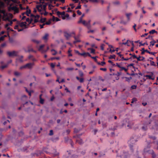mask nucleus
<instances>
[{
  "mask_svg": "<svg viewBox=\"0 0 158 158\" xmlns=\"http://www.w3.org/2000/svg\"><path fill=\"white\" fill-rule=\"evenodd\" d=\"M151 146L150 144H148L147 146V148H145L144 149V152L145 153H148L149 154H152L153 158H155L156 155L154 151L152 150H149V149L150 148Z\"/></svg>",
  "mask_w": 158,
  "mask_h": 158,
  "instance_id": "1",
  "label": "nucleus"
},
{
  "mask_svg": "<svg viewBox=\"0 0 158 158\" xmlns=\"http://www.w3.org/2000/svg\"><path fill=\"white\" fill-rule=\"evenodd\" d=\"M126 16L127 20V21H124L123 20H121L120 23L121 24H123L124 25L126 24L130 21V17L132 15V13H126L125 14Z\"/></svg>",
  "mask_w": 158,
  "mask_h": 158,
  "instance_id": "2",
  "label": "nucleus"
},
{
  "mask_svg": "<svg viewBox=\"0 0 158 158\" xmlns=\"http://www.w3.org/2000/svg\"><path fill=\"white\" fill-rule=\"evenodd\" d=\"M137 141V140L136 139V138H134L131 137L128 142L131 149V150L132 151L133 150L132 149V148L133 147V144L136 143Z\"/></svg>",
  "mask_w": 158,
  "mask_h": 158,
  "instance_id": "3",
  "label": "nucleus"
},
{
  "mask_svg": "<svg viewBox=\"0 0 158 158\" xmlns=\"http://www.w3.org/2000/svg\"><path fill=\"white\" fill-rule=\"evenodd\" d=\"M18 52L13 51L12 52H7V54L9 57L18 56Z\"/></svg>",
  "mask_w": 158,
  "mask_h": 158,
  "instance_id": "4",
  "label": "nucleus"
},
{
  "mask_svg": "<svg viewBox=\"0 0 158 158\" xmlns=\"http://www.w3.org/2000/svg\"><path fill=\"white\" fill-rule=\"evenodd\" d=\"M75 33L74 32H72L70 33H68L67 32H64V35L67 40H68L72 35L73 34L75 35Z\"/></svg>",
  "mask_w": 158,
  "mask_h": 158,
  "instance_id": "5",
  "label": "nucleus"
},
{
  "mask_svg": "<svg viewBox=\"0 0 158 158\" xmlns=\"http://www.w3.org/2000/svg\"><path fill=\"white\" fill-rule=\"evenodd\" d=\"M36 8L39 11L41 12L42 9H43L44 10H45L46 8V5H38L37 6Z\"/></svg>",
  "mask_w": 158,
  "mask_h": 158,
  "instance_id": "6",
  "label": "nucleus"
},
{
  "mask_svg": "<svg viewBox=\"0 0 158 158\" xmlns=\"http://www.w3.org/2000/svg\"><path fill=\"white\" fill-rule=\"evenodd\" d=\"M73 37L75 40L73 42V43L74 44H75L77 43L80 42H81V40L79 39V35H78L77 36L74 35L73 36Z\"/></svg>",
  "mask_w": 158,
  "mask_h": 158,
  "instance_id": "7",
  "label": "nucleus"
},
{
  "mask_svg": "<svg viewBox=\"0 0 158 158\" xmlns=\"http://www.w3.org/2000/svg\"><path fill=\"white\" fill-rule=\"evenodd\" d=\"M44 47V45H40L38 48L39 51L43 53L46 52L49 49V47H47V49L46 50H44L43 49Z\"/></svg>",
  "mask_w": 158,
  "mask_h": 158,
  "instance_id": "8",
  "label": "nucleus"
},
{
  "mask_svg": "<svg viewBox=\"0 0 158 158\" xmlns=\"http://www.w3.org/2000/svg\"><path fill=\"white\" fill-rule=\"evenodd\" d=\"M128 153L127 152H123L122 154H121V155L119 156L117 155V156H119L122 158H127L128 157Z\"/></svg>",
  "mask_w": 158,
  "mask_h": 158,
  "instance_id": "9",
  "label": "nucleus"
},
{
  "mask_svg": "<svg viewBox=\"0 0 158 158\" xmlns=\"http://www.w3.org/2000/svg\"><path fill=\"white\" fill-rule=\"evenodd\" d=\"M34 64V63H28L26 64L25 66L26 68H27L29 69H31Z\"/></svg>",
  "mask_w": 158,
  "mask_h": 158,
  "instance_id": "10",
  "label": "nucleus"
},
{
  "mask_svg": "<svg viewBox=\"0 0 158 158\" xmlns=\"http://www.w3.org/2000/svg\"><path fill=\"white\" fill-rule=\"evenodd\" d=\"M145 77L149 79L154 80L155 79V77L153 76V74L152 73L150 75H146Z\"/></svg>",
  "mask_w": 158,
  "mask_h": 158,
  "instance_id": "11",
  "label": "nucleus"
},
{
  "mask_svg": "<svg viewBox=\"0 0 158 158\" xmlns=\"http://www.w3.org/2000/svg\"><path fill=\"white\" fill-rule=\"evenodd\" d=\"M83 2H88L89 1L92 2H99L98 0H81Z\"/></svg>",
  "mask_w": 158,
  "mask_h": 158,
  "instance_id": "12",
  "label": "nucleus"
},
{
  "mask_svg": "<svg viewBox=\"0 0 158 158\" xmlns=\"http://www.w3.org/2000/svg\"><path fill=\"white\" fill-rule=\"evenodd\" d=\"M80 55L83 56L84 57H85L87 56H91V55L89 52H84L82 53H81V54H80Z\"/></svg>",
  "mask_w": 158,
  "mask_h": 158,
  "instance_id": "13",
  "label": "nucleus"
},
{
  "mask_svg": "<svg viewBox=\"0 0 158 158\" xmlns=\"http://www.w3.org/2000/svg\"><path fill=\"white\" fill-rule=\"evenodd\" d=\"M11 9L16 13H18L19 12V9L18 8L15 6H13L12 7Z\"/></svg>",
  "mask_w": 158,
  "mask_h": 158,
  "instance_id": "14",
  "label": "nucleus"
},
{
  "mask_svg": "<svg viewBox=\"0 0 158 158\" xmlns=\"http://www.w3.org/2000/svg\"><path fill=\"white\" fill-rule=\"evenodd\" d=\"M152 41L150 42V46H153L154 45V44L156 42V41H155L154 39H152Z\"/></svg>",
  "mask_w": 158,
  "mask_h": 158,
  "instance_id": "15",
  "label": "nucleus"
},
{
  "mask_svg": "<svg viewBox=\"0 0 158 158\" xmlns=\"http://www.w3.org/2000/svg\"><path fill=\"white\" fill-rule=\"evenodd\" d=\"M48 34H46L45 35L42 37L43 39L45 40H48Z\"/></svg>",
  "mask_w": 158,
  "mask_h": 158,
  "instance_id": "16",
  "label": "nucleus"
},
{
  "mask_svg": "<svg viewBox=\"0 0 158 158\" xmlns=\"http://www.w3.org/2000/svg\"><path fill=\"white\" fill-rule=\"evenodd\" d=\"M76 142L80 144H82L83 143V141L81 139H77L76 140Z\"/></svg>",
  "mask_w": 158,
  "mask_h": 158,
  "instance_id": "17",
  "label": "nucleus"
},
{
  "mask_svg": "<svg viewBox=\"0 0 158 158\" xmlns=\"http://www.w3.org/2000/svg\"><path fill=\"white\" fill-rule=\"evenodd\" d=\"M23 56H20L19 58L16 59V60H18L20 62H23Z\"/></svg>",
  "mask_w": 158,
  "mask_h": 158,
  "instance_id": "18",
  "label": "nucleus"
},
{
  "mask_svg": "<svg viewBox=\"0 0 158 158\" xmlns=\"http://www.w3.org/2000/svg\"><path fill=\"white\" fill-rule=\"evenodd\" d=\"M68 142L70 143L72 147H73L74 143L72 139H69L68 140Z\"/></svg>",
  "mask_w": 158,
  "mask_h": 158,
  "instance_id": "19",
  "label": "nucleus"
},
{
  "mask_svg": "<svg viewBox=\"0 0 158 158\" xmlns=\"http://www.w3.org/2000/svg\"><path fill=\"white\" fill-rule=\"evenodd\" d=\"M154 33H157V32L154 29L152 30L149 32V33L150 34H153Z\"/></svg>",
  "mask_w": 158,
  "mask_h": 158,
  "instance_id": "20",
  "label": "nucleus"
},
{
  "mask_svg": "<svg viewBox=\"0 0 158 158\" xmlns=\"http://www.w3.org/2000/svg\"><path fill=\"white\" fill-rule=\"evenodd\" d=\"M124 78L126 79V81L128 82H129L130 80L132 79V77H125Z\"/></svg>",
  "mask_w": 158,
  "mask_h": 158,
  "instance_id": "21",
  "label": "nucleus"
},
{
  "mask_svg": "<svg viewBox=\"0 0 158 158\" xmlns=\"http://www.w3.org/2000/svg\"><path fill=\"white\" fill-rule=\"evenodd\" d=\"M14 74L15 76H17L21 75V73L19 72L15 71L14 72Z\"/></svg>",
  "mask_w": 158,
  "mask_h": 158,
  "instance_id": "22",
  "label": "nucleus"
},
{
  "mask_svg": "<svg viewBox=\"0 0 158 158\" xmlns=\"http://www.w3.org/2000/svg\"><path fill=\"white\" fill-rule=\"evenodd\" d=\"M127 69H126L123 67H121L120 70L122 71L123 70H124L126 72L127 71Z\"/></svg>",
  "mask_w": 158,
  "mask_h": 158,
  "instance_id": "23",
  "label": "nucleus"
},
{
  "mask_svg": "<svg viewBox=\"0 0 158 158\" xmlns=\"http://www.w3.org/2000/svg\"><path fill=\"white\" fill-rule=\"evenodd\" d=\"M115 56H116L115 55H110V56H109V58L110 59H115Z\"/></svg>",
  "mask_w": 158,
  "mask_h": 158,
  "instance_id": "24",
  "label": "nucleus"
},
{
  "mask_svg": "<svg viewBox=\"0 0 158 158\" xmlns=\"http://www.w3.org/2000/svg\"><path fill=\"white\" fill-rule=\"evenodd\" d=\"M8 66V64H6L5 65H2L1 66V67H0V68L2 69H4V68H6L7 67V66Z\"/></svg>",
  "mask_w": 158,
  "mask_h": 158,
  "instance_id": "25",
  "label": "nucleus"
},
{
  "mask_svg": "<svg viewBox=\"0 0 158 158\" xmlns=\"http://www.w3.org/2000/svg\"><path fill=\"white\" fill-rule=\"evenodd\" d=\"M150 65L152 66H156V65L155 64L154 62L153 61H152V60H150Z\"/></svg>",
  "mask_w": 158,
  "mask_h": 158,
  "instance_id": "26",
  "label": "nucleus"
},
{
  "mask_svg": "<svg viewBox=\"0 0 158 158\" xmlns=\"http://www.w3.org/2000/svg\"><path fill=\"white\" fill-rule=\"evenodd\" d=\"M46 19L45 18H41L40 20V22L41 23H44L46 21Z\"/></svg>",
  "mask_w": 158,
  "mask_h": 158,
  "instance_id": "27",
  "label": "nucleus"
},
{
  "mask_svg": "<svg viewBox=\"0 0 158 158\" xmlns=\"http://www.w3.org/2000/svg\"><path fill=\"white\" fill-rule=\"evenodd\" d=\"M51 52H52V55H55L56 54L57 52L54 49L51 50Z\"/></svg>",
  "mask_w": 158,
  "mask_h": 158,
  "instance_id": "28",
  "label": "nucleus"
},
{
  "mask_svg": "<svg viewBox=\"0 0 158 158\" xmlns=\"http://www.w3.org/2000/svg\"><path fill=\"white\" fill-rule=\"evenodd\" d=\"M0 13L3 14L5 15V11L4 10H1L0 9ZM1 17V15L0 14V17Z\"/></svg>",
  "mask_w": 158,
  "mask_h": 158,
  "instance_id": "29",
  "label": "nucleus"
},
{
  "mask_svg": "<svg viewBox=\"0 0 158 158\" xmlns=\"http://www.w3.org/2000/svg\"><path fill=\"white\" fill-rule=\"evenodd\" d=\"M137 101V99L136 98H133L132 99L131 103H133L134 102H136Z\"/></svg>",
  "mask_w": 158,
  "mask_h": 158,
  "instance_id": "30",
  "label": "nucleus"
},
{
  "mask_svg": "<svg viewBox=\"0 0 158 158\" xmlns=\"http://www.w3.org/2000/svg\"><path fill=\"white\" fill-rule=\"evenodd\" d=\"M139 46H144L145 45H148V44L147 42L144 43L143 44L141 42H140L139 43Z\"/></svg>",
  "mask_w": 158,
  "mask_h": 158,
  "instance_id": "31",
  "label": "nucleus"
},
{
  "mask_svg": "<svg viewBox=\"0 0 158 158\" xmlns=\"http://www.w3.org/2000/svg\"><path fill=\"white\" fill-rule=\"evenodd\" d=\"M31 12V11L30 10H27L26 11V14L27 15V16H29V14H30Z\"/></svg>",
  "mask_w": 158,
  "mask_h": 158,
  "instance_id": "32",
  "label": "nucleus"
},
{
  "mask_svg": "<svg viewBox=\"0 0 158 158\" xmlns=\"http://www.w3.org/2000/svg\"><path fill=\"white\" fill-rule=\"evenodd\" d=\"M146 39H149L150 40H152V39H153V37L152 36H151L150 35H149L146 38Z\"/></svg>",
  "mask_w": 158,
  "mask_h": 158,
  "instance_id": "33",
  "label": "nucleus"
},
{
  "mask_svg": "<svg viewBox=\"0 0 158 158\" xmlns=\"http://www.w3.org/2000/svg\"><path fill=\"white\" fill-rule=\"evenodd\" d=\"M40 103L41 104H43L44 103V100L42 98H40Z\"/></svg>",
  "mask_w": 158,
  "mask_h": 158,
  "instance_id": "34",
  "label": "nucleus"
},
{
  "mask_svg": "<svg viewBox=\"0 0 158 158\" xmlns=\"http://www.w3.org/2000/svg\"><path fill=\"white\" fill-rule=\"evenodd\" d=\"M141 51H142L141 54L142 55H143L144 54V53L145 52V49L144 48H142Z\"/></svg>",
  "mask_w": 158,
  "mask_h": 158,
  "instance_id": "35",
  "label": "nucleus"
},
{
  "mask_svg": "<svg viewBox=\"0 0 158 158\" xmlns=\"http://www.w3.org/2000/svg\"><path fill=\"white\" fill-rule=\"evenodd\" d=\"M109 46L110 47V52H111V53L112 52H114L115 51V50L113 49V50H112L111 49V48H113V47L112 46H111V45H110Z\"/></svg>",
  "mask_w": 158,
  "mask_h": 158,
  "instance_id": "36",
  "label": "nucleus"
},
{
  "mask_svg": "<svg viewBox=\"0 0 158 158\" xmlns=\"http://www.w3.org/2000/svg\"><path fill=\"white\" fill-rule=\"evenodd\" d=\"M32 19L30 20L28 18H26V21L28 23H31Z\"/></svg>",
  "mask_w": 158,
  "mask_h": 158,
  "instance_id": "37",
  "label": "nucleus"
},
{
  "mask_svg": "<svg viewBox=\"0 0 158 158\" xmlns=\"http://www.w3.org/2000/svg\"><path fill=\"white\" fill-rule=\"evenodd\" d=\"M142 129L144 131H146L148 129L147 127L146 126H143L142 127Z\"/></svg>",
  "mask_w": 158,
  "mask_h": 158,
  "instance_id": "38",
  "label": "nucleus"
},
{
  "mask_svg": "<svg viewBox=\"0 0 158 158\" xmlns=\"http://www.w3.org/2000/svg\"><path fill=\"white\" fill-rule=\"evenodd\" d=\"M113 4L115 5H119L120 4V2L118 1H116L114 2H113Z\"/></svg>",
  "mask_w": 158,
  "mask_h": 158,
  "instance_id": "39",
  "label": "nucleus"
},
{
  "mask_svg": "<svg viewBox=\"0 0 158 158\" xmlns=\"http://www.w3.org/2000/svg\"><path fill=\"white\" fill-rule=\"evenodd\" d=\"M27 52H36V51L33 50V49L32 48L28 49Z\"/></svg>",
  "mask_w": 158,
  "mask_h": 158,
  "instance_id": "40",
  "label": "nucleus"
},
{
  "mask_svg": "<svg viewBox=\"0 0 158 158\" xmlns=\"http://www.w3.org/2000/svg\"><path fill=\"white\" fill-rule=\"evenodd\" d=\"M31 16L34 17L35 18H37L38 19L39 17H40V16L38 15H36V16H35V15H31Z\"/></svg>",
  "mask_w": 158,
  "mask_h": 158,
  "instance_id": "41",
  "label": "nucleus"
},
{
  "mask_svg": "<svg viewBox=\"0 0 158 158\" xmlns=\"http://www.w3.org/2000/svg\"><path fill=\"white\" fill-rule=\"evenodd\" d=\"M137 87V86L135 85H132L131 86V88L132 89H136Z\"/></svg>",
  "mask_w": 158,
  "mask_h": 158,
  "instance_id": "42",
  "label": "nucleus"
},
{
  "mask_svg": "<svg viewBox=\"0 0 158 158\" xmlns=\"http://www.w3.org/2000/svg\"><path fill=\"white\" fill-rule=\"evenodd\" d=\"M85 26H86L87 27V28L88 29H90V28L91 27V26L90 25V24H87Z\"/></svg>",
  "mask_w": 158,
  "mask_h": 158,
  "instance_id": "43",
  "label": "nucleus"
},
{
  "mask_svg": "<svg viewBox=\"0 0 158 158\" xmlns=\"http://www.w3.org/2000/svg\"><path fill=\"white\" fill-rule=\"evenodd\" d=\"M79 74L80 76L82 77L83 76V72L81 71H79Z\"/></svg>",
  "mask_w": 158,
  "mask_h": 158,
  "instance_id": "44",
  "label": "nucleus"
},
{
  "mask_svg": "<svg viewBox=\"0 0 158 158\" xmlns=\"http://www.w3.org/2000/svg\"><path fill=\"white\" fill-rule=\"evenodd\" d=\"M92 59H94L95 62H97V60L96 59V56L95 57H92L91 56H90Z\"/></svg>",
  "mask_w": 158,
  "mask_h": 158,
  "instance_id": "45",
  "label": "nucleus"
},
{
  "mask_svg": "<svg viewBox=\"0 0 158 158\" xmlns=\"http://www.w3.org/2000/svg\"><path fill=\"white\" fill-rule=\"evenodd\" d=\"M121 74V72H118L116 74H114V75L117 76H119Z\"/></svg>",
  "mask_w": 158,
  "mask_h": 158,
  "instance_id": "46",
  "label": "nucleus"
},
{
  "mask_svg": "<svg viewBox=\"0 0 158 158\" xmlns=\"http://www.w3.org/2000/svg\"><path fill=\"white\" fill-rule=\"evenodd\" d=\"M82 23L85 26L87 24L85 20H83Z\"/></svg>",
  "mask_w": 158,
  "mask_h": 158,
  "instance_id": "47",
  "label": "nucleus"
},
{
  "mask_svg": "<svg viewBox=\"0 0 158 158\" xmlns=\"http://www.w3.org/2000/svg\"><path fill=\"white\" fill-rule=\"evenodd\" d=\"M53 131L52 130H51L50 131V132L49 133V135H53Z\"/></svg>",
  "mask_w": 158,
  "mask_h": 158,
  "instance_id": "48",
  "label": "nucleus"
},
{
  "mask_svg": "<svg viewBox=\"0 0 158 158\" xmlns=\"http://www.w3.org/2000/svg\"><path fill=\"white\" fill-rule=\"evenodd\" d=\"M26 68V67L25 66V65L21 66L20 67V69H25Z\"/></svg>",
  "mask_w": 158,
  "mask_h": 158,
  "instance_id": "49",
  "label": "nucleus"
},
{
  "mask_svg": "<svg viewBox=\"0 0 158 158\" xmlns=\"http://www.w3.org/2000/svg\"><path fill=\"white\" fill-rule=\"evenodd\" d=\"M95 52V50L93 49V48H91V53H94Z\"/></svg>",
  "mask_w": 158,
  "mask_h": 158,
  "instance_id": "50",
  "label": "nucleus"
},
{
  "mask_svg": "<svg viewBox=\"0 0 158 158\" xmlns=\"http://www.w3.org/2000/svg\"><path fill=\"white\" fill-rule=\"evenodd\" d=\"M20 26L21 27L23 26L26 27V25L23 23L22 22L20 24Z\"/></svg>",
  "mask_w": 158,
  "mask_h": 158,
  "instance_id": "51",
  "label": "nucleus"
},
{
  "mask_svg": "<svg viewBox=\"0 0 158 158\" xmlns=\"http://www.w3.org/2000/svg\"><path fill=\"white\" fill-rule=\"evenodd\" d=\"M157 53L156 52H149V54H152V55H154Z\"/></svg>",
  "mask_w": 158,
  "mask_h": 158,
  "instance_id": "52",
  "label": "nucleus"
},
{
  "mask_svg": "<svg viewBox=\"0 0 158 158\" xmlns=\"http://www.w3.org/2000/svg\"><path fill=\"white\" fill-rule=\"evenodd\" d=\"M73 68H67L66 69V70L68 71H71V70H73Z\"/></svg>",
  "mask_w": 158,
  "mask_h": 158,
  "instance_id": "53",
  "label": "nucleus"
},
{
  "mask_svg": "<svg viewBox=\"0 0 158 158\" xmlns=\"http://www.w3.org/2000/svg\"><path fill=\"white\" fill-rule=\"evenodd\" d=\"M100 69V70L103 71H106V68H101Z\"/></svg>",
  "mask_w": 158,
  "mask_h": 158,
  "instance_id": "54",
  "label": "nucleus"
},
{
  "mask_svg": "<svg viewBox=\"0 0 158 158\" xmlns=\"http://www.w3.org/2000/svg\"><path fill=\"white\" fill-rule=\"evenodd\" d=\"M24 14H25V13H24L22 14V15H23V16L22 17V19L23 20H24L25 19V18H26V16H24Z\"/></svg>",
  "mask_w": 158,
  "mask_h": 158,
  "instance_id": "55",
  "label": "nucleus"
},
{
  "mask_svg": "<svg viewBox=\"0 0 158 158\" xmlns=\"http://www.w3.org/2000/svg\"><path fill=\"white\" fill-rule=\"evenodd\" d=\"M77 14L79 15H81L82 14L81 12L79 10H78L77 11Z\"/></svg>",
  "mask_w": 158,
  "mask_h": 158,
  "instance_id": "56",
  "label": "nucleus"
},
{
  "mask_svg": "<svg viewBox=\"0 0 158 158\" xmlns=\"http://www.w3.org/2000/svg\"><path fill=\"white\" fill-rule=\"evenodd\" d=\"M149 138L152 139L153 140H155L156 139V138L155 136H149Z\"/></svg>",
  "mask_w": 158,
  "mask_h": 158,
  "instance_id": "57",
  "label": "nucleus"
},
{
  "mask_svg": "<svg viewBox=\"0 0 158 158\" xmlns=\"http://www.w3.org/2000/svg\"><path fill=\"white\" fill-rule=\"evenodd\" d=\"M79 81L81 83L83 82L84 81V79L83 78H80Z\"/></svg>",
  "mask_w": 158,
  "mask_h": 158,
  "instance_id": "58",
  "label": "nucleus"
},
{
  "mask_svg": "<svg viewBox=\"0 0 158 158\" xmlns=\"http://www.w3.org/2000/svg\"><path fill=\"white\" fill-rule=\"evenodd\" d=\"M7 30L8 31H14L13 29H11L10 28V27H7Z\"/></svg>",
  "mask_w": 158,
  "mask_h": 158,
  "instance_id": "59",
  "label": "nucleus"
},
{
  "mask_svg": "<svg viewBox=\"0 0 158 158\" xmlns=\"http://www.w3.org/2000/svg\"><path fill=\"white\" fill-rule=\"evenodd\" d=\"M45 23V24L50 25L51 23V21H47Z\"/></svg>",
  "mask_w": 158,
  "mask_h": 158,
  "instance_id": "60",
  "label": "nucleus"
},
{
  "mask_svg": "<svg viewBox=\"0 0 158 158\" xmlns=\"http://www.w3.org/2000/svg\"><path fill=\"white\" fill-rule=\"evenodd\" d=\"M115 66H117L118 67L120 68L121 67L118 63H116Z\"/></svg>",
  "mask_w": 158,
  "mask_h": 158,
  "instance_id": "61",
  "label": "nucleus"
},
{
  "mask_svg": "<svg viewBox=\"0 0 158 158\" xmlns=\"http://www.w3.org/2000/svg\"><path fill=\"white\" fill-rule=\"evenodd\" d=\"M51 67L52 68H54L55 66V65L53 63H51L50 64Z\"/></svg>",
  "mask_w": 158,
  "mask_h": 158,
  "instance_id": "62",
  "label": "nucleus"
},
{
  "mask_svg": "<svg viewBox=\"0 0 158 158\" xmlns=\"http://www.w3.org/2000/svg\"><path fill=\"white\" fill-rule=\"evenodd\" d=\"M70 6H71V8L72 9H73L74 7V6L73 4H70Z\"/></svg>",
  "mask_w": 158,
  "mask_h": 158,
  "instance_id": "63",
  "label": "nucleus"
},
{
  "mask_svg": "<svg viewBox=\"0 0 158 158\" xmlns=\"http://www.w3.org/2000/svg\"><path fill=\"white\" fill-rule=\"evenodd\" d=\"M38 22V19L35 18V19L34 20V23H36Z\"/></svg>",
  "mask_w": 158,
  "mask_h": 158,
  "instance_id": "64",
  "label": "nucleus"
}]
</instances>
